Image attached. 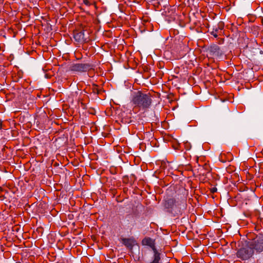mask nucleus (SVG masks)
Segmentation results:
<instances>
[{
  "instance_id": "nucleus-1",
  "label": "nucleus",
  "mask_w": 263,
  "mask_h": 263,
  "mask_svg": "<svg viewBox=\"0 0 263 263\" xmlns=\"http://www.w3.org/2000/svg\"><path fill=\"white\" fill-rule=\"evenodd\" d=\"M152 100L151 97L147 93L141 91L136 92L132 97L131 103L134 108H138L144 110L150 107Z\"/></svg>"
},
{
  "instance_id": "nucleus-2",
  "label": "nucleus",
  "mask_w": 263,
  "mask_h": 263,
  "mask_svg": "<svg viewBox=\"0 0 263 263\" xmlns=\"http://www.w3.org/2000/svg\"><path fill=\"white\" fill-rule=\"evenodd\" d=\"M254 254V251L250 246L249 243L248 242L246 245L239 249L236 253L237 257L242 260H247L251 257Z\"/></svg>"
},
{
  "instance_id": "nucleus-3",
  "label": "nucleus",
  "mask_w": 263,
  "mask_h": 263,
  "mask_svg": "<svg viewBox=\"0 0 263 263\" xmlns=\"http://www.w3.org/2000/svg\"><path fill=\"white\" fill-rule=\"evenodd\" d=\"M248 242L254 251H255L257 253L263 251V234L257 236Z\"/></svg>"
},
{
  "instance_id": "nucleus-4",
  "label": "nucleus",
  "mask_w": 263,
  "mask_h": 263,
  "mask_svg": "<svg viewBox=\"0 0 263 263\" xmlns=\"http://www.w3.org/2000/svg\"><path fill=\"white\" fill-rule=\"evenodd\" d=\"M91 68V65L89 64L77 63L75 64L71 68V70L74 71L85 72Z\"/></svg>"
},
{
  "instance_id": "nucleus-5",
  "label": "nucleus",
  "mask_w": 263,
  "mask_h": 263,
  "mask_svg": "<svg viewBox=\"0 0 263 263\" xmlns=\"http://www.w3.org/2000/svg\"><path fill=\"white\" fill-rule=\"evenodd\" d=\"M142 244L143 246L149 247L153 250V253L158 251L155 247V240L150 237H146L142 240Z\"/></svg>"
},
{
  "instance_id": "nucleus-6",
  "label": "nucleus",
  "mask_w": 263,
  "mask_h": 263,
  "mask_svg": "<svg viewBox=\"0 0 263 263\" xmlns=\"http://www.w3.org/2000/svg\"><path fill=\"white\" fill-rule=\"evenodd\" d=\"M73 37L78 42H87L88 37L85 36L84 31L74 32Z\"/></svg>"
},
{
  "instance_id": "nucleus-7",
  "label": "nucleus",
  "mask_w": 263,
  "mask_h": 263,
  "mask_svg": "<svg viewBox=\"0 0 263 263\" xmlns=\"http://www.w3.org/2000/svg\"><path fill=\"white\" fill-rule=\"evenodd\" d=\"M210 52L212 53V55L214 56H220L223 53L222 51L220 50V47L216 45L213 44L211 45L209 48Z\"/></svg>"
},
{
  "instance_id": "nucleus-8",
  "label": "nucleus",
  "mask_w": 263,
  "mask_h": 263,
  "mask_svg": "<svg viewBox=\"0 0 263 263\" xmlns=\"http://www.w3.org/2000/svg\"><path fill=\"white\" fill-rule=\"evenodd\" d=\"M122 243L127 248L132 249L134 246V241L132 238H122L121 239Z\"/></svg>"
},
{
  "instance_id": "nucleus-9",
  "label": "nucleus",
  "mask_w": 263,
  "mask_h": 263,
  "mask_svg": "<svg viewBox=\"0 0 263 263\" xmlns=\"http://www.w3.org/2000/svg\"><path fill=\"white\" fill-rule=\"evenodd\" d=\"M160 253L157 251L154 252V255L153 257L152 261L149 263H160L161 262V257Z\"/></svg>"
},
{
  "instance_id": "nucleus-10",
  "label": "nucleus",
  "mask_w": 263,
  "mask_h": 263,
  "mask_svg": "<svg viewBox=\"0 0 263 263\" xmlns=\"http://www.w3.org/2000/svg\"><path fill=\"white\" fill-rule=\"evenodd\" d=\"M176 200L174 198L168 199L167 201H166L165 207L166 208H173L174 205H176V203H177Z\"/></svg>"
},
{
  "instance_id": "nucleus-11",
  "label": "nucleus",
  "mask_w": 263,
  "mask_h": 263,
  "mask_svg": "<svg viewBox=\"0 0 263 263\" xmlns=\"http://www.w3.org/2000/svg\"><path fill=\"white\" fill-rule=\"evenodd\" d=\"M224 24L222 21L219 22L217 24V27L215 28V31L217 32L218 30H222L224 28Z\"/></svg>"
},
{
  "instance_id": "nucleus-12",
  "label": "nucleus",
  "mask_w": 263,
  "mask_h": 263,
  "mask_svg": "<svg viewBox=\"0 0 263 263\" xmlns=\"http://www.w3.org/2000/svg\"><path fill=\"white\" fill-rule=\"evenodd\" d=\"M83 3L87 6H89L91 5V2L89 0H83Z\"/></svg>"
},
{
  "instance_id": "nucleus-13",
  "label": "nucleus",
  "mask_w": 263,
  "mask_h": 263,
  "mask_svg": "<svg viewBox=\"0 0 263 263\" xmlns=\"http://www.w3.org/2000/svg\"><path fill=\"white\" fill-rule=\"evenodd\" d=\"M211 34L214 36V37L217 38L218 37V35L217 34V32L215 31V29H214L213 31L211 32Z\"/></svg>"
},
{
  "instance_id": "nucleus-14",
  "label": "nucleus",
  "mask_w": 263,
  "mask_h": 263,
  "mask_svg": "<svg viewBox=\"0 0 263 263\" xmlns=\"http://www.w3.org/2000/svg\"><path fill=\"white\" fill-rule=\"evenodd\" d=\"M97 86H98L97 85H94V87L93 88V92H99V90H98Z\"/></svg>"
},
{
  "instance_id": "nucleus-15",
  "label": "nucleus",
  "mask_w": 263,
  "mask_h": 263,
  "mask_svg": "<svg viewBox=\"0 0 263 263\" xmlns=\"http://www.w3.org/2000/svg\"><path fill=\"white\" fill-rule=\"evenodd\" d=\"M211 191L212 193H214L217 192V189L216 187H213L211 189Z\"/></svg>"
},
{
  "instance_id": "nucleus-16",
  "label": "nucleus",
  "mask_w": 263,
  "mask_h": 263,
  "mask_svg": "<svg viewBox=\"0 0 263 263\" xmlns=\"http://www.w3.org/2000/svg\"><path fill=\"white\" fill-rule=\"evenodd\" d=\"M223 42H224V39H220L219 40L218 43H219V44H221V43H223Z\"/></svg>"
},
{
  "instance_id": "nucleus-17",
  "label": "nucleus",
  "mask_w": 263,
  "mask_h": 263,
  "mask_svg": "<svg viewBox=\"0 0 263 263\" xmlns=\"http://www.w3.org/2000/svg\"><path fill=\"white\" fill-rule=\"evenodd\" d=\"M261 23L263 24V19H262V20H261Z\"/></svg>"
}]
</instances>
